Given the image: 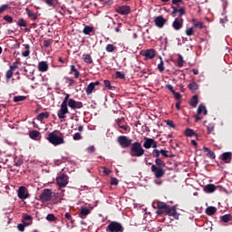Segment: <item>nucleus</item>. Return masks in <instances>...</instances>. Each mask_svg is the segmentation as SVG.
<instances>
[{
	"label": "nucleus",
	"mask_w": 232,
	"mask_h": 232,
	"mask_svg": "<svg viewBox=\"0 0 232 232\" xmlns=\"http://www.w3.org/2000/svg\"><path fill=\"white\" fill-rule=\"evenodd\" d=\"M68 102H70V94H66L61 104L60 110L57 111L58 119H66V114L70 113L68 111Z\"/></svg>",
	"instance_id": "nucleus-1"
},
{
	"label": "nucleus",
	"mask_w": 232,
	"mask_h": 232,
	"mask_svg": "<svg viewBox=\"0 0 232 232\" xmlns=\"http://www.w3.org/2000/svg\"><path fill=\"white\" fill-rule=\"evenodd\" d=\"M144 152L145 150L142 148V144H140V142L136 141L130 145V157H142V155H144Z\"/></svg>",
	"instance_id": "nucleus-2"
},
{
	"label": "nucleus",
	"mask_w": 232,
	"mask_h": 232,
	"mask_svg": "<svg viewBox=\"0 0 232 232\" xmlns=\"http://www.w3.org/2000/svg\"><path fill=\"white\" fill-rule=\"evenodd\" d=\"M55 133H59V130H54L51 133L48 134L47 137V140H49V142L51 144H53V146H61V144H64V138L55 134Z\"/></svg>",
	"instance_id": "nucleus-3"
},
{
	"label": "nucleus",
	"mask_w": 232,
	"mask_h": 232,
	"mask_svg": "<svg viewBox=\"0 0 232 232\" xmlns=\"http://www.w3.org/2000/svg\"><path fill=\"white\" fill-rule=\"evenodd\" d=\"M52 195H53L52 189L44 188L38 196V200H40V202H50V200H52Z\"/></svg>",
	"instance_id": "nucleus-4"
},
{
	"label": "nucleus",
	"mask_w": 232,
	"mask_h": 232,
	"mask_svg": "<svg viewBox=\"0 0 232 232\" xmlns=\"http://www.w3.org/2000/svg\"><path fill=\"white\" fill-rule=\"evenodd\" d=\"M150 166H151L150 169L154 174L155 179H162L164 175H166V170L160 167H157V165L149 163Z\"/></svg>",
	"instance_id": "nucleus-5"
},
{
	"label": "nucleus",
	"mask_w": 232,
	"mask_h": 232,
	"mask_svg": "<svg viewBox=\"0 0 232 232\" xmlns=\"http://www.w3.org/2000/svg\"><path fill=\"white\" fill-rule=\"evenodd\" d=\"M106 231L124 232V227L119 222L111 221L106 227Z\"/></svg>",
	"instance_id": "nucleus-6"
},
{
	"label": "nucleus",
	"mask_w": 232,
	"mask_h": 232,
	"mask_svg": "<svg viewBox=\"0 0 232 232\" xmlns=\"http://www.w3.org/2000/svg\"><path fill=\"white\" fill-rule=\"evenodd\" d=\"M133 140L128 138V136H119L118 137V143L122 148H130L133 144Z\"/></svg>",
	"instance_id": "nucleus-7"
},
{
	"label": "nucleus",
	"mask_w": 232,
	"mask_h": 232,
	"mask_svg": "<svg viewBox=\"0 0 232 232\" xmlns=\"http://www.w3.org/2000/svg\"><path fill=\"white\" fill-rule=\"evenodd\" d=\"M18 198L21 200H26V198H30V193L28 192V188L24 186L19 187L17 190Z\"/></svg>",
	"instance_id": "nucleus-8"
},
{
	"label": "nucleus",
	"mask_w": 232,
	"mask_h": 232,
	"mask_svg": "<svg viewBox=\"0 0 232 232\" xmlns=\"http://www.w3.org/2000/svg\"><path fill=\"white\" fill-rule=\"evenodd\" d=\"M140 55L145 57L144 61H148V59H155V55H157V51H155V49L142 50L140 52Z\"/></svg>",
	"instance_id": "nucleus-9"
},
{
	"label": "nucleus",
	"mask_w": 232,
	"mask_h": 232,
	"mask_svg": "<svg viewBox=\"0 0 232 232\" xmlns=\"http://www.w3.org/2000/svg\"><path fill=\"white\" fill-rule=\"evenodd\" d=\"M56 183L59 188H66L68 186V175L63 173L56 179Z\"/></svg>",
	"instance_id": "nucleus-10"
},
{
	"label": "nucleus",
	"mask_w": 232,
	"mask_h": 232,
	"mask_svg": "<svg viewBox=\"0 0 232 232\" xmlns=\"http://www.w3.org/2000/svg\"><path fill=\"white\" fill-rule=\"evenodd\" d=\"M115 12L120 15H129L131 13V7L130 5H121L115 9Z\"/></svg>",
	"instance_id": "nucleus-11"
},
{
	"label": "nucleus",
	"mask_w": 232,
	"mask_h": 232,
	"mask_svg": "<svg viewBox=\"0 0 232 232\" xmlns=\"http://www.w3.org/2000/svg\"><path fill=\"white\" fill-rule=\"evenodd\" d=\"M17 68H19V65H17L15 63L10 65L9 70L5 72L6 82H8L10 79L14 77V71L17 70Z\"/></svg>",
	"instance_id": "nucleus-12"
},
{
	"label": "nucleus",
	"mask_w": 232,
	"mask_h": 232,
	"mask_svg": "<svg viewBox=\"0 0 232 232\" xmlns=\"http://www.w3.org/2000/svg\"><path fill=\"white\" fill-rule=\"evenodd\" d=\"M166 215H169V217H173L176 220H179V214L177 213V208L175 206L167 208L165 210Z\"/></svg>",
	"instance_id": "nucleus-13"
},
{
	"label": "nucleus",
	"mask_w": 232,
	"mask_h": 232,
	"mask_svg": "<svg viewBox=\"0 0 232 232\" xmlns=\"http://www.w3.org/2000/svg\"><path fill=\"white\" fill-rule=\"evenodd\" d=\"M68 106L69 108H72V110H81L83 104H82V102H77L73 99H70L68 102Z\"/></svg>",
	"instance_id": "nucleus-14"
},
{
	"label": "nucleus",
	"mask_w": 232,
	"mask_h": 232,
	"mask_svg": "<svg viewBox=\"0 0 232 232\" xmlns=\"http://www.w3.org/2000/svg\"><path fill=\"white\" fill-rule=\"evenodd\" d=\"M182 26H184V19L180 17L176 18L172 23V28H174V30L179 31L182 28Z\"/></svg>",
	"instance_id": "nucleus-15"
},
{
	"label": "nucleus",
	"mask_w": 232,
	"mask_h": 232,
	"mask_svg": "<svg viewBox=\"0 0 232 232\" xmlns=\"http://www.w3.org/2000/svg\"><path fill=\"white\" fill-rule=\"evenodd\" d=\"M92 213V210L88 208L87 207H82L80 209V212L78 214V217L84 220Z\"/></svg>",
	"instance_id": "nucleus-16"
},
{
	"label": "nucleus",
	"mask_w": 232,
	"mask_h": 232,
	"mask_svg": "<svg viewBox=\"0 0 232 232\" xmlns=\"http://www.w3.org/2000/svg\"><path fill=\"white\" fill-rule=\"evenodd\" d=\"M154 23L158 28H164V24H166V19L164 16L160 15L154 19Z\"/></svg>",
	"instance_id": "nucleus-17"
},
{
	"label": "nucleus",
	"mask_w": 232,
	"mask_h": 232,
	"mask_svg": "<svg viewBox=\"0 0 232 232\" xmlns=\"http://www.w3.org/2000/svg\"><path fill=\"white\" fill-rule=\"evenodd\" d=\"M221 160H223V162H225L226 164H229V162H231L232 160V153L231 152H224L221 155Z\"/></svg>",
	"instance_id": "nucleus-18"
},
{
	"label": "nucleus",
	"mask_w": 232,
	"mask_h": 232,
	"mask_svg": "<svg viewBox=\"0 0 232 232\" xmlns=\"http://www.w3.org/2000/svg\"><path fill=\"white\" fill-rule=\"evenodd\" d=\"M48 68H49V66H48V63L47 62H40L38 63V70H39V72H48Z\"/></svg>",
	"instance_id": "nucleus-19"
},
{
	"label": "nucleus",
	"mask_w": 232,
	"mask_h": 232,
	"mask_svg": "<svg viewBox=\"0 0 232 232\" xmlns=\"http://www.w3.org/2000/svg\"><path fill=\"white\" fill-rule=\"evenodd\" d=\"M144 143H143V148H145V150H150V148H151V145L153 144V139L151 138H144Z\"/></svg>",
	"instance_id": "nucleus-20"
},
{
	"label": "nucleus",
	"mask_w": 232,
	"mask_h": 232,
	"mask_svg": "<svg viewBox=\"0 0 232 232\" xmlns=\"http://www.w3.org/2000/svg\"><path fill=\"white\" fill-rule=\"evenodd\" d=\"M217 189V187L214 184H208L204 187L205 193H213Z\"/></svg>",
	"instance_id": "nucleus-21"
},
{
	"label": "nucleus",
	"mask_w": 232,
	"mask_h": 232,
	"mask_svg": "<svg viewBox=\"0 0 232 232\" xmlns=\"http://www.w3.org/2000/svg\"><path fill=\"white\" fill-rule=\"evenodd\" d=\"M203 151H205V153H207V157H209V159H216V155L215 152H213L208 147H203Z\"/></svg>",
	"instance_id": "nucleus-22"
},
{
	"label": "nucleus",
	"mask_w": 232,
	"mask_h": 232,
	"mask_svg": "<svg viewBox=\"0 0 232 232\" xmlns=\"http://www.w3.org/2000/svg\"><path fill=\"white\" fill-rule=\"evenodd\" d=\"M41 135V132L39 130H33L29 132L30 139H33V140H37Z\"/></svg>",
	"instance_id": "nucleus-23"
},
{
	"label": "nucleus",
	"mask_w": 232,
	"mask_h": 232,
	"mask_svg": "<svg viewBox=\"0 0 232 232\" xmlns=\"http://www.w3.org/2000/svg\"><path fill=\"white\" fill-rule=\"evenodd\" d=\"M185 135L186 137H197V140H198V134L195 133V130H193L192 129H187L185 130Z\"/></svg>",
	"instance_id": "nucleus-24"
},
{
	"label": "nucleus",
	"mask_w": 232,
	"mask_h": 232,
	"mask_svg": "<svg viewBox=\"0 0 232 232\" xmlns=\"http://www.w3.org/2000/svg\"><path fill=\"white\" fill-rule=\"evenodd\" d=\"M189 104L192 108H197V104H198V95L195 94L191 98Z\"/></svg>",
	"instance_id": "nucleus-25"
},
{
	"label": "nucleus",
	"mask_w": 232,
	"mask_h": 232,
	"mask_svg": "<svg viewBox=\"0 0 232 232\" xmlns=\"http://www.w3.org/2000/svg\"><path fill=\"white\" fill-rule=\"evenodd\" d=\"M28 17H30L33 21H36L37 14L34 13V11L30 10L29 8L25 9Z\"/></svg>",
	"instance_id": "nucleus-26"
},
{
	"label": "nucleus",
	"mask_w": 232,
	"mask_h": 232,
	"mask_svg": "<svg viewBox=\"0 0 232 232\" xmlns=\"http://www.w3.org/2000/svg\"><path fill=\"white\" fill-rule=\"evenodd\" d=\"M93 90H95V86H94L93 82H91L85 89V93L87 95H92V93H93Z\"/></svg>",
	"instance_id": "nucleus-27"
},
{
	"label": "nucleus",
	"mask_w": 232,
	"mask_h": 232,
	"mask_svg": "<svg viewBox=\"0 0 232 232\" xmlns=\"http://www.w3.org/2000/svg\"><path fill=\"white\" fill-rule=\"evenodd\" d=\"M221 222H225V224H227V222H232V216L231 214H226L220 218Z\"/></svg>",
	"instance_id": "nucleus-28"
},
{
	"label": "nucleus",
	"mask_w": 232,
	"mask_h": 232,
	"mask_svg": "<svg viewBox=\"0 0 232 232\" xmlns=\"http://www.w3.org/2000/svg\"><path fill=\"white\" fill-rule=\"evenodd\" d=\"M205 213H207L208 217H212V215L217 213V208L215 207H208L205 210Z\"/></svg>",
	"instance_id": "nucleus-29"
},
{
	"label": "nucleus",
	"mask_w": 232,
	"mask_h": 232,
	"mask_svg": "<svg viewBox=\"0 0 232 232\" xmlns=\"http://www.w3.org/2000/svg\"><path fill=\"white\" fill-rule=\"evenodd\" d=\"M202 112L204 115H208V109H206V106L200 104L198 108L197 113H198V115H200V114H202Z\"/></svg>",
	"instance_id": "nucleus-30"
},
{
	"label": "nucleus",
	"mask_w": 232,
	"mask_h": 232,
	"mask_svg": "<svg viewBox=\"0 0 232 232\" xmlns=\"http://www.w3.org/2000/svg\"><path fill=\"white\" fill-rule=\"evenodd\" d=\"M70 73H74V78L79 79L81 72L75 68V65H71Z\"/></svg>",
	"instance_id": "nucleus-31"
},
{
	"label": "nucleus",
	"mask_w": 232,
	"mask_h": 232,
	"mask_svg": "<svg viewBox=\"0 0 232 232\" xmlns=\"http://www.w3.org/2000/svg\"><path fill=\"white\" fill-rule=\"evenodd\" d=\"M28 226H32V222H24L23 224H18L17 229L20 231H24L25 227H28Z\"/></svg>",
	"instance_id": "nucleus-32"
},
{
	"label": "nucleus",
	"mask_w": 232,
	"mask_h": 232,
	"mask_svg": "<svg viewBox=\"0 0 232 232\" xmlns=\"http://www.w3.org/2000/svg\"><path fill=\"white\" fill-rule=\"evenodd\" d=\"M82 59L87 64H92L93 63V59L91 54H82Z\"/></svg>",
	"instance_id": "nucleus-33"
},
{
	"label": "nucleus",
	"mask_w": 232,
	"mask_h": 232,
	"mask_svg": "<svg viewBox=\"0 0 232 232\" xmlns=\"http://www.w3.org/2000/svg\"><path fill=\"white\" fill-rule=\"evenodd\" d=\"M169 206L162 201H158L157 202V208L158 209H163L166 211Z\"/></svg>",
	"instance_id": "nucleus-34"
},
{
	"label": "nucleus",
	"mask_w": 232,
	"mask_h": 232,
	"mask_svg": "<svg viewBox=\"0 0 232 232\" xmlns=\"http://www.w3.org/2000/svg\"><path fill=\"white\" fill-rule=\"evenodd\" d=\"M48 117H50L49 112H42L37 115V121H43L44 119H48Z\"/></svg>",
	"instance_id": "nucleus-35"
},
{
	"label": "nucleus",
	"mask_w": 232,
	"mask_h": 232,
	"mask_svg": "<svg viewBox=\"0 0 232 232\" xmlns=\"http://www.w3.org/2000/svg\"><path fill=\"white\" fill-rule=\"evenodd\" d=\"M188 88L190 92H197L198 90V84L196 82H192L188 85Z\"/></svg>",
	"instance_id": "nucleus-36"
},
{
	"label": "nucleus",
	"mask_w": 232,
	"mask_h": 232,
	"mask_svg": "<svg viewBox=\"0 0 232 232\" xmlns=\"http://www.w3.org/2000/svg\"><path fill=\"white\" fill-rule=\"evenodd\" d=\"M17 26H20L21 28H26L28 26V23L25 22L24 18H20L17 23Z\"/></svg>",
	"instance_id": "nucleus-37"
},
{
	"label": "nucleus",
	"mask_w": 232,
	"mask_h": 232,
	"mask_svg": "<svg viewBox=\"0 0 232 232\" xmlns=\"http://www.w3.org/2000/svg\"><path fill=\"white\" fill-rule=\"evenodd\" d=\"M25 51L22 53L23 57H30V44H24Z\"/></svg>",
	"instance_id": "nucleus-38"
},
{
	"label": "nucleus",
	"mask_w": 232,
	"mask_h": 232,
	"mask_svg": "<svg viewBox=\"0 0 232 232\" xmlns=\"http://www.w3.org/2000/svg\"><path fill=\"white\" fill-rule=\"evenodd\" d=\"M155 164L157 166V168H165L166 167V162H164V160L157 158L155 160Z\"/></svg>",
	"instance_id": "nucleus-39"
},
{
	"label": "nucleus",
	"mask_w": 232,
	"mask_h": 232,
	"mask_svg": "<svg viewBox=\"0 0 232 232\" xmlns=\"http://www.w3.org/2000/svg\"><path fill=\"white\" fill-rule=\"evenodd\" d=\"M160 63L158 64V70L162 73L166 68L164 67V61L162 60V56H160Z\"/></svg>",
	"instance_id": "nucleus-40"
},
{
	"label": "nucleus",
	"mask_w": 232,
	"mask_h": 232,
	"mask_svg": "<svg viewBox=\"0 0 232 232\" xmlns=\"http://www.w3.org/2000/svg\"><path fill=\"white\" fill-rule=\"evenodd\" d=\"M92 32H93V27L90 26V25H86L84 28H83V31L82 33L85 34V35H90L92 34Z\"/></svg>",
	"instance_id": "nucleus-41"
},
{
	"label": "nucleus",
	"mask_w": 232,
	"mask_h": 232,
	"mask_svg": "<svg viewBox=\"0 0 232 232\" xmlns=\"http://www.w3.org/2000/svg\"><path fill=\"white\" fill-rule=\"evenodd\" d=\"M46 220H48V222H56L57 221V218L53 214H48L46 216Z\"/></svg>",
	"instance_id": "nucleus-42"
},
{
	"label": "nucleus",
	"mask_w": 232,
	"mask_h": 232,
	"mask_svg": "<svg viewBox=\"0 0 232 232\" xmlns=\"http://www.w3.org/2000/svg\"><path fill=\"white\" fill-rule=\"evenodd\" d=\"M103 84H104L105 88H107V90H115V87L111 86V82H110V81H108V80H104Z\"/></svg>",
	"instance_id": "nucleus-43"
},
{
	"label": "nucleus",
	"mask_w": 232,
	"mask_h": 232,
	"mask_svg": "<svg viewBox=\"0 0 232 232\" xmlns=\"http://www.w3.org/2000/svg\"><path fill=\"white\" fill-rule=\"evenodd\" d=\"M64 80L66 81V84H68L69 86H73V84H75V80H73L72 78L64 76Z\"/></svg>",
	"instance_id": "nucleus-44"
},
{
	"label": "nucleus",
	"mask_w": 232,
	"mask_h": 232,
	"mask_svg": "<svg viewBox=\"0 0 232 232\" xmlns=\"http://www.w3.org/2000/svg\"><path fill=\"white\" fill-rule=\"evenodd\" d=\"M178 57V66L179 68H182V66H184V58L181 56V54H179Z\"/></svg>",
	"instance_id": "nucleus-45"
},
{
	"label": "nucleus",
	"mask_w": 232,
	"mask_h": 232,
	"mask_svg": "<svg viewBox=\"0 0 232 232\" xmlns=\"http://www.w3.org/2000/svg\"><path fill=\"white\" fill-rule=\"evenodd\" d=\"M106 52L109 53H111L112 52H115V46L111 44H108L105 48Z\"/></svg>",
	"instance_id": "nucleus-46"
},
{
	"label": "nucleus",
	"mask_w": 232,
	"mask_h": 232,
	"mask_svg": "<svg viewBox=\"0 0 232 232\" xmlns=\"http://www.w3.org/2000/svg\"><path fill=\"white\" fill-rule=\"evenodd\" d=\"M115 75L116 79H126V75L121 71H116Z\"/></svg>",
	"instance_id": "nucleus-47"
},
{
	"label": "nucleus",
	"mask_w": 232,
	"mask_h": 232,
	"mask_svg": "<svg viewBox=\"0 0 232 232\" xmlns=\"http://www.w3.org/2000/svg\"><path fill=\"white\" fill-rule=\"evenodd\" d=\"M207 130H208V135H211V133H213V131H215V125L209 123L207 126Z\"/></svg>",
	"instance_id": "nucleus-48"
},
{
	"label": "nucleus",
	"mask_w": 232,
	"mask_h": 232,
	"mask_svg": "<svg viewBox=\"0 0 232 232\" xmlns=\"http://www.w3.org/2000/svg\"><path fill=\"white\" fill-rule=\"evenodd\" d=\"M23 101H26V96H14V102H21Z\"/></svg>",
	"instance_id": "nucleus-49"
},
{
	"label": "nucleus",
	"mask_w": 232,
	"mask_h": 232,
	"mask_svg": "<svg viewBox=\"0 0 232 232\" xmlns=\"http://www.w3.org/2000/svg\"><path fill=\"white\" fill-rule=\"evenodd\" d=\"M194 34L195 30L193 29V27L186 29V35H188V37H191V35H194Z\"/></svg>",
	"instance_id": "nucleus-50"
},
{
	"label": "nucleus",
	"mask_w": 232,
	"mask_h": 232,
	"mask_svg": "<svg viewBox=\"0 0 232 232\" xmlns=\"http://www.w3.org/2000/svg\"><path fill=\"white\" fill-rule=\"evenodd\" d=\"M194 26L195 28H198L199 30H202V28H204V23L202 22H194Z\"/></svg>",
	"instance_id": "nucleus-51"
},
{
	"label": "nucleus",
	"mask_w": 232,
	"mask_h": 232,
	"mask_svg": "<svg viewBox=\"0 0 232 232\" xmlns=\"http://www.w3.org/2000/svg\"><path fill=\"white\" fill-rule=\"evenodd\" d=\"M178 14L179 17H182V15H186V8L179 7V9H178Z\"/></svg>",
	"instance_id": "nucleus-52"
},
{
	"label": "nucleus",
	"mask_w": 232,
	"mask_h": 232,
	"mask_svg": "<svg viewBox=\"0 0 232 232\" xmlns=\"http://www.w3.org/2000/svg\"><path fill=\"white\" fill-rule=\"evenodd\" d=\"M65 218H67V220H70L71 224H73V222H75V220H73V218H72V214L70 212L65 213Z\"/></svg>",
	"instance_id": "nucleus-53"
},
{
	"label": "nucleus",
	"mask_w": 232,
	"mask_h": 232,
	"mask_svg": "<svg viewBox=\"0 0 232 232\" xmlns=\"http://www.w3.org/2000/svg\"><path fill=\"white\" fill-rule=\"evenodd\" d=\"M28 220L32 223V220H34V218H32V216L27 215V214L24 215V217H23V221H24V222H26V221H28Z\"/></svg>",
	"instance_id": "nucleus-54"
},
{
	"label": "nucleus",
	"mask_w": 232,
	"mask_h": 232,
	"mask_svg": "<svg viewBox=\"0 0 232 232\" xmlns=\"http://www.w3.org/2000/svg\"><path fill=\"white\" fill-rule=\"evenodd\" d=\"M152 157L156 158V159H159V157H160V150H153L152 151Z\"/></svg>",
	"instance_id": "nucleus-55"
},
{
	"label": "nucleus",
	"mask_w": 232,
	"mask_h": 232,
	"mask_svg": "<svg viewBox=\"0 0 232 232\" xmlns=\"http://www.w3.org/2000/svg\"><path fill=\"white\" fill-rule=\"evenodd\" d=\"M44 2L48 6H55V0H44Z\"/></svg>",
	"instance_id": "nucleus-56"
},
{
	"label": "nucleus",
	"mask_w": 232,
	"mask_h": 232,
	"mask_svg": "<svg viewBox=\"0 0 232 232\" xmlns=\"http://www.w3.org/2000/svg\"><path fill=\"white\" fill-rule=\"evenodd\" d=\"M4 21H6V23H14V18L8 14L4 16Z\"/></svg>",
	"instance_id": "nucleus-57"
},
{
	"label": "nucleus",
	"mask_w": 232,
	"mask_h": 232,
	"mask_svg": "<svg viewBox=\"0 0 232 232\" xmlns=\"http://www.w3.org/2000/svg\"><path fill=\"white\" fill-rule=\"evenodd\" d=\"M172 95H174L176 101H180V99H182V94H180V92H172Z\"/></svg>",
	"instance_id": "nucleus-58"
},
{
	"label": "nucleus",
	"mask_w": 232,
	"mask_h": 232,
	"mask_svg": "<svg viewBox=\"0 0 232 232\" xmlns=\"http://www.w3.org/2000/svg\"><path fill=\"white\" fill-rule=\"evenodd\" d=\"M111 186H119V179H117V178H111Z\"/></svg>",
	"instance_id": "nucleus-59"
},
{
	"label": "nucleus",
	"mask_w": 232,
	"mask_h": 232,
	"mask_svg": "<svg viewBox=\"0 0 232 232\" xmlns=\"http://www.w3.org/2000/svg\"><path fill=\"white\" fill-rule=\"evenodd\" d=\"M73 140H81V139H82V136L81 135V133L76 132L74 133V135L72 136Z\"/></svg>",
	"instance_id": "nucleus-60"
},
{
	"label": "nucleus",
	"mask_w": 232,
	"mask_h": 232,
	"mask_svg": "<svg viewBox=\"0 0 232 232\" xmlns=\"http://www.w3.org/2000/svg\"><path fill=\"white\" fill-rule=\"evenodd\" d=\"M171 9H172V13H171L172 17H176L177 14H179V8L175 6H171Z\"/></svg>",
	"instance_id": "nucleus-61"
},
{
	"label": "nucleus",
	"mask_w": 232,
	"mask_h": 232,
	"mask_svg": "<svg viewBox=\"0 0 232 232\" xmlns=\"http://www.w3.org/2000/svg\"><path fill=\"white\" fill-rule=\"evenodd\" d=\"M52 45V40L48 39V40H44V48H48Z\"/></svg>",
	"instance_id": "nucleus-62"
},
{
	"label": "nucleus",
	"mask_w": 232,
	"mask_h": 232,
	"mask_svg": "<svg viewBox=\"0 0 232 232\" xmlns=\"http://www.w3.org/2000/svg\"><path fill=\"white\" fill-rule=\"evenodd\" d=\"M9 5H3L0 6V14H3V12H6L8 10Z\"/></svg>",
	"instance_id": "nucleus-63"
},
{
	"label": "nucleus",
	"mask_w": 232,
	"mask_h": 232,
	"mask_svg": "<svg viewBox=\"0 0 232 232\" xmlns=\"http://www.w3.org/2000/svg\"><path fill=\"white\" fill-rule=\"evenodd\" d=\"M166 124L167 126H169V128H175V124L173 123V121L167 120Z\"/></svg>",
	"instance_id": "nucleus-64"
}]
</instances>
